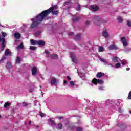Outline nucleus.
<instances>
[{
  "label": "nucleus",
  "mask_w": 131,
  "mask_h": 131,
  "mask_svg": "<svg viewBox=\"0 0 131 131\" xmlns=\"http://www.w3.org/2000/svg\"><path fill=\"white\" fill-rule=\"evenodd\" d=\"M57 9V7L56 5L52 6L49 9L43 11L34 18L32 19L31 21H32V23L31 25V28H35V27L37 26L38 24H40L43 20V19L46 18V16H48L50 13H52L53 15H57V14L59 13V11Z\"/></svg>",
  "instance_id": "obj_1"
},
{
  "label": "nucleus",
  "mask_w": 131,
  "mask_h": 131,
  "mask_svg": "<svg viewBox=\"0 0 131 131\" xmlns=\"http://www.w3.org/2000/svg\"><path fill=\"white\" fill-rule=\"evenodd\" d=\"M98 83L99 84H104V81L94 78L92 80V83H91V85H93V84H98Z\"/></svg>",
  "instance_id": "obj_2"
},
{
  "label": "nucleus",
  "mask_w": 131,
  "mask_h": 131,
  "mask_svg": "<svg viewBox=\"0 0 131 131\" xmlns=\"http://www.w3.org/2000/svg\"><path fill=\"white\" fill-rule=\"evenodd\" d=\"M70 55L72 62H73V63H74L75 64H77L78 63V60H77V59L76 58L75 54H74L73 52H71L70 53Z\"/></svg>",
  "instance_id": "obj_3"
},
{
  "label": "nucleus",
  "mask_w": 131,
  "mask_h": 131,
  "mask_svg": "<svg viewBox=\"0 0 131 131\" xmlns=\"http://www.w3.org/2000/svg\"><path fill=\"white\" fill-rule=\"evenodd\" d=\"M0 41H1L2 42V47L1 48V50L3 51L5 49V47H6V45H5V38L0 37Z\"/></svg>",
  "instance_id": "obj_4"
},
{
  "label": "nucleus",
  "mask_w": 131,
  "mask_h": 131,
  "mask_svg": "<svg viewBox=\"0 0 131 131\" xmlns=\"http://www.w3.org/2000/svg\"><path fill=\"white\" fill-rule=\"evenodd\" d=\"M102 35L104 37H105V38L109 37V32L107 29H105L102 32Z\"/></svg>",
  "instance_id": "obj_5"
},
{
  "label": "nucleus",
  "mask_w": 131,
  "mask_h": 131,
  "mask_svg": "<svg viewBox=\"0 0 131 131\" xmlns=\"http://www.w3.org/2000/svg\"><path fill=\"white\" fill-rule=\"evenodd\" d=\"M89 9L93 12H96V11H98L99 10V7L96 5H92Z\"/></svg>",
  "instance_id": "obj_6"
},
{
  "label": "nucleus",
  "mask_w": 131,
  "mask_h": 131,
  "mask_svg": "<svg viewBox=\"0 0 131 131\" xmlns=\"http://www.w3.org/2000/svg\"><path fill=\"white\" fill-rule=\"evenodd\" d=\"M121 41L123 43V45L124 47H126V46H127V41H126L125 38H124L123 37H121Z\"/></svg>",
  "instance_id": "obj_7"
},
{
  "label": "nucleus",
  "mask_w": 131,
  "mask_h": 131,
  "mask_svg": "<svg viewBox=\"0 0 131 131\" xmlns=\"http://www.w3.org/2000/svg\"><path fill=\"white\" fill-rule=\"evenodd\" d=\"M37 73V68L34 67L32 69V75H36Z\"/></svg>",
  "instance_id": "obj_8"
},
{
  "label": "nucleus",
  "mask_w": 131,
  "mask_h": 131,
  "mask_svg": "<svg viewBox=\"0 0 131 131\" xmlns=\"http://www.w3.org/2000/svg\"><path fill=\"white\" fill-rule=\"evenodd\" d=\"M99 60L103 63H104V65H110L109 62H108V60H107L106 59L99 58Z\"/></svg>",
  "instance_id": "obj_9"
},
{
  "label": "nucleus",
  "mask_w": 131,
  "mask_h": 131,
  "mask_svg": "<svg viewBox=\"0 0 131 131\" xmlns=\"http://www.w3.org/2000/svg\"><path fill=\"white\" fill-rule=\"evenodd\" d=\"M50 82H51V84L56 85L58 82V80L56 79V78H52L51 79V81Z\"/></svg>",
  "instance_id": "obj_10"
},
{
  "label": "nucleus",
  "mask_w": 131,
  "mask_h": 131,
  "mask_svg": "<svg viewBox=\"0 0 131 131\" xmlns=\"http://www.w3.org/2000/svg\"><path fill=\"white\" fill-rule=\"evenodd\" d=\"M118 48L117 46L114 44L111 45L109 46L110 50H117Z\"/></svg>",
  "instance_id": "obj_11"
},
{
  "label": "nucleus",
  "mask_w": 131,
  "mask_h": 131,
  "mask_svg": "<svg viewBox=\"0 0 131 131\" xmlns=\"http://www.w3.org/2000/svg\"><path fill=\"white\" fill-rule=\"evenodd\" d=\"M118 126L120 127L121 129H125V128H127V127L125 126V125H124L122 123H119L118 124Z\"/></svg>",
  "instance_id": "obj_12"
},
{
  "label": "nucleus",
  "mask_w": 131,
  "mask_h": 131,
  "mask_svg": "<svg viewBox=\"0 0 131 131\" xmlns=\"http://www.w3.org/2000/svg\"><path fill=\"white\" fill-rule=\"evenodd\" d=\"M104 75V73L99 72L97 74V77H98V78H101V77H103Z\"/></svg>",
  "instance_id": "obj_13"
},
{
  "label": "nucleus",
  "mask_w": 131,
  "mask_h": 131,
  "mask_svg": "<svg viewBox=\"0 0 131 131\" xmlns=\"http://www.w3.org/2000/svg\"><path fill=\"white\" fill-rule=\"evenodd\" d=\"M22 105H23V107H28V106L31 105V103L23 102H22Z\"/></svg>",
  "instance_id": "obj_14"
},
{
  "label": "nucleus",
  "mask_w": 131,
  "mask_h": 131,
  "mask_svg": "<svg viewBox=\"0 0 131 131\" xmlns=\"http://www.w3.org/2000/svg\"><path fill=\"white\" fill-rule=\"evenodd\" d=\"M20 37H21V35L20 34V33H15L14 34V37L15 38H17V39H19V38H20Z\"/></svg>",
  "instance_id": "obj_15"
},
{
  "label": "nucleus",
  "mask_w": 131,
  "mask_h": 131,
  "mask_svg": "<svg viewBox=\"0 0 131 131\" xmlns=\"http://www.w3.org/2000/svg\"><path fill=\"white\" fill-rule=\"evenodd\" d=\"M38 46H45V41L42 40H38L37 41V44Z\"/></svg>",
  "instance_id": "obj_16"
},
{
  "label": "nucleus",
  "mask_w": 131,
  "mask_h": 131,
  "mask_svg": "<svg viewBox=\"0 0 131 131\" xmlns=\"http://www.w3.org/2000/svg\"><path fill=\"white\" fill-rule=\"evenodd\" d=\"M113 63H117L118 62V58L115 57L112 59Z\"/></svg>",
  "instance_id": "obj_17"
},
{
  "label": "nucleus",
  "mask_w": 131,
  "mask_h": 131,
  "mask_svg": "<svg viewBox=\"0 0 131 131\" xmlns=\"http://www.w3.org/2000/svg\"><path fill=\"white\" fill-rule=\"evenodd\" d=\"M37 40H35L33 39L30 40L31 45H37Z\"/></svg>",
  "instance_id": "obj_18"
},
{
  "label": "nucleus",
  "mask_w": 131,
  "mask_h": 131,
  "mask_svg": "<svg viewBox=\"0 0 131 131\" xmlns=\"http://www.w3.org/2000/svg\"><path fill=\"white\" fill-rule=\"evenodd\" d=\"M5 55L6 56H10V55H11V52L10 51V50L7 49L5 51Z\"/></svg>",
  "instance_id": "obj_19"
},
{
  "label": "nucleus",
  "mask_w": 131,
  "mask_h": 131,
  "mask_svg": "<svg viewBox=\"0 0 131 131\" xmlns=\"http://www.w3.org/2000/svg\"><path fill=\"white\" fill-rule=\"evenodd\" d=\"M6 68L7 69H11V68H12V64L11 63H8L6 64Z\"/></svg>",
  "instance_id": "obj_20"
},
{
  "label": "nucleus",
  "mask_w": 131,
  "mask_h": 131,
  "mask_svg": "<svg viewBox=\"0 0 131 131\" xmlns=\"http://www.w3.org/2000/svg\"><path fill=\"white\" fill-rule=\"evenodd\" d=\"M75 81H70V85H71V86H72V88H74V86L75 85Z\"/></svg>",
  "instance_id": "obj_21"
},
{
  "label": "nucleus",
  "mask_w": 131,
  "mask_h": 131,
  "mask_svg": "<svg viewBox=\"0 0 131 131\" xmlns=\"http://www.w3.org/2000/svg\"><path fill=\"white\" fill-rule=\"evenodd\" d=\"M57 126H58V129H62V128L63 127V125L61 123H58L57 124Z\"/></svg>",
  "instance_id": "obj_22"
},
{
  "label": "nucleus",
  "mask_w": 131,
  "mask_h": 131,
  "mask_svg": "<svg viewBox=\"0 0 131 131\" xmlns=\"http://www.w3.org/2000/svg\"><path fill=\"white\" fill-rule=\"evenodd\" d=\"M36 49H37V47H36L35 46H30V50H31V51H35V50H36Z\"/></svg>",
  "instance_id": "obj_23"
},
{
  "label": "nucleus",
  "mask_w": 131,
  "mask_h": 131,
  "mask_svg": "<svg viewBox=\"0 0 131 131\" xmlns=\"http://www.w3.org/2000/svg\"><path fill=\"white\" fill-rule=\"evenodd\" d=\"M21 58L20 57H17L16 58V64H19V63H20V62H21Z\"/></svg>",
  "instance_id": "obj_24"
},
{
  "label": "nucleus",
  "mask_w": 131,
  "mask_h": 131,
  "mask_svg": "<svg viewBox=\"0 0 131 131\" xmlns=\"http://www.w3.org/2000/svg\"><path fill=\"white\" fill-rule=\"evenodd\" d=\"M117 20L118 21V22H120V23H121V22H122L123 21V19L122 18V17L119 16L117 18Z\"/></svg>",
  "instance_id": "obj_25"
},
{
  "label": "nucleus",
  "mask_w": 131,
  "mask_h": 131,
  "mask_svg": "<svg viewBox=\"0 0 131 131\" xmlns=\"http://www.w3.org/2000/svg\"><path fill=\"white\" fill-rule=\"evenodd\" d=\"M79 38H80V34H78L75 36V39H76V40H78Z\"/></svg>",
  "instance_id": "obj_26"
},
{
  "label": "nucleus",
  "mask_w": 131,
  "mask_h": 131,
  "mask_svg": "<svg viewBox=\"0 0 131 131\" xmlns=\"http://www.w3.org/2000/svg\"><path fill=\"white\" fill-rule=\"evenodd\" d=\"M20 49H23V43H22L17 47H16V50H20Z\"/></svg>",
  "instance_id": "obj_27"
},
{
  "label": "nucleus",
  "mask_w": 131,
  "mask_h": 131,
  "mask_svg": "<svg viewBox=\"0 0 131 131\" xmlns=\"http://www.w3.org/2000/svg\"><path fill=\"white\" fill-rule=\"evenodd\" d=\"M98 51H99V52H104V49L102 47L100 46L98 48Z\"/></svg>",
  "instance_id": "obj_28"
},
{
  "label": "nucleus",
  "mask_w": 131,
  "mask_h": 131,
  "mask_svg": "<svg viewBox=\"0 0 131 131\" xmlns=\"http://www.w3.org/2000/svg\"><path fill=\"white\" fill-rule=\"evenodd\" d=\"M48 121H49V122H51L52 125H55V121L50 119L48 120Z\"/></svg>",
  "instance_id": "obj_29"
},
{
  "label": "nucleus",
  "mask_w": 131,
  "mask_h": 131,
  "mask_svg": "<svg viewBox=\"0 0 131 131\" xmlns=\"http://www.w3.org/2000/svg\"><path fill=\"white\" fill-rule=\"evenodd\" d=\"M51 58L52 59H58V55L54 54L51 55Z\"/></svg>",
  "instance_id": "obj_30"
},
{
  "label": "nucleus",
  "mask_w": 131,
  "mask_h": 131,
  "mask_svg": "<svg viewBox=\"0 0 131 131\" xmlns=\"http://www.w3.org/2000/svg\"><path fill=\"white\" fill-rule=\"evenodd\" d=\"M10 104L6 102L5 104H4V107L5 108H8L9 107V106H10Z\"/></svg>",
  "instance_id": "obj_31"
},
{
  "label": "nucleus",
  "mask_w": 131,
  "mask_h": 131,
  "mask_svg": "<svg viewBox=\"0 0 131 131\" xmlns=\"http://www.w3.org/2000/svg\"><path fill=\"white\" fill-rule=\"evenodd\" d=\"M115 67L116 68H120V67H121V65L120 64V63H118L116 64Z\"/></svg>",
  "instance_id": "obj_32"
},
{
  "label": "nucleus",
  "mask_w": 131,
  "mask_h": 131,
  "mask_svg": "<svg viewBox=\"0 0 131 131\" xmlns=\"http://www.w3.org/2000/svg\"><path fill=\"white\" fill-rule=\"evenodd\" d=\"M39 115L41 116V117H45V114L42 113V112H40L39 113Z\"/></svg>",
  "instance_id": "obj_33"
},
{
  "label": "nucleus",
  "mask_w": 131,
  "mask_h": 131,
  "mask_svg": "<svg viewBox=\"0 0 131 131\" xmlns=\"http://www.w3.org/2000/svg\"><path fill=\"white\" fill-rule=\"evenodd\" d=\"M70 130H72V129H74V125H70L68 127Z\"/></svg>",
  "instance_id": "obj_34"
},
{
  "label": "nucleus",
  "mask_w": 131,
  "mask_h": 131,
  "mask_svg": "<svg viewBox=\"0 0 131 131\" xmlns=\"http://www.w3.org/2000/svg\"><path fill=\"white\" fill-rule=\"evenodd\" d=\"M127 24L129 27H131V21L130 20H128L127 21Z\"/></svg>",
  "instance_id": "obj_35"
},
{
  "label": "nucleus",
  "mask_w": 131,
  "mask_h": 131,
  "mask_svg": "<svg viewBox=\"0 0 131 131\" xmlns=\"http://www.w3.org/2000/svg\"><path fill=\"white\" fill-rule=\"evenodd\" d=\"M82 128L79 127L78 128H77L76 129V131H82Z\"/></svg>",
  "instance_id": "obj_36"
},
{
  "label": "nucleus",
  "mask_w": 131,
  "mask_h": 131,
  "mask_svg": "<svg viewBox=\"0 0 131 131\" xmlns=\"http://www.w3.org/2000/svg\"><path fill=\"white\" fill-rule=\"evenodd\" d=\"M79 19V17H77L76 18H73V21L74 22H75V21H78V20Z\"/></svg>",
  "instance_id": "obj_37"
},
{
  "label": "nucleus",
  "mask_w": 131,
  "mask_h": 131,
  "mask_svg": "<svg viewBox=\"0 0 131 131\" xmlns=\"http://www.w3.org/2000/svg\"><path fill=\"white\" fill-rule=\"evenodd\" d=\"M35 35L36 36H40V32H37L36 33Z\"/></svg>",
  "instance_id": "obj_38"
},
{
  "label": "nucleus",
  "mask_w": 131,
  "mask_h": 131,
  "mask_svg": "<svg viewBox=\"0 0 131 131\" xmlns=\"http://www.w3.org/2000/svg\"><path fill=\"white\" fill-rule=\"evenodd\" d=\"M2 36H3V37H6V36H7V33L5 32H3Z\"/></svg>",
  "instance_id": "obj_39"
},
{
  "label": "nucleus",
  "mask_w": 131,
  "mask_h": 131,
  "mask_svg": "<svg viewBox=\"0 0 131 131\" xmlns=\"http://www.w3.org/2000/svg\"><path fill=\"white\" fill-rule=\"evenodd\" d=\"M99 90L100 91H103V90H104V86H100V87H99Z\"/></svg>",
  "instance_id": "obj_40"
},
{
  "label": "nucleus",
  "mask_w": 131,
  "mask_h": 131,
  "mask_svg": "<svg viewBox=\"0 0 131 131\" xmlns=\"http://www.w3.org/2000/svg\"><path fill=\"white\" fill-rule=\"evenodd\" d=\"M128 99H131V91L128 94Z\"/></svg>",
  "instance_id": "obj_41"
},
{
  "label": "nucleus",
  "mask_w": 131,
  "mask_h": 131,
  "mask_svg": "<svg viewBox=\"0 0 131 131\" xmlns=\"http://www.w3.org/2000/svg\"><path fill=\"white\" fill-rule=\"evenodd\" d=\"M67 79H68V80L70 81V80H71V77H70V76H68L67 77Z\"/></svg>",
  "instance_id": "obj_42"
},
{
  "label": "nucleus",
  "mask_w": 131,
  "mask_h": 131,
  "mask_svg": "<svg viewBox=\"0 0 131 131\" xmlns=\"http://www.w3.org/2000/svg\"><path fill=\"white\" fill-rule=\"evenodd\" d=\"M45 53H46V55H50V52H49V51H48V50H46Z\"/></svg>",
  "instance_id": "obj_43"
},
{
  "label": "nucleus",
  "mask_w": 131,
  "mask_h": 131,
  "mask_svg": "<svg viewBox=\"0 0 131 131\" xmlns=\"http://www.w3.org/2000/svg\"><path fill=\"white\" fill-rule=\"evenodd\" d=\"M126 64V61H122V65H125Z\"/></svg>",
  "instance_id": "obj_44"
},
{
  "label": "nucleus",
  "mask_w": 131,
  "mask_h": 131,
  "mask_svg": "<svg viewBox=\"0 0 131 131\" xmlns=\"http://www.w3.org/2000/svg\"><path fill=\"white\" fill-rule=\"evenodd\" d=\"M5 60V57L1 59V60H0V63H2V61Z\"/></svg>",
  "instance_id": "obj_45"
},
{
  "label": "nucleus",
  "mask_w": 131,
  "mask_h": 131,
  "mask_svg": "<svg viewBox=\"0 0 131 131\" xmlns=\"http://www.w3.org/2000/svg\"><path fill=\"white\" fill-rule=\"evenodd\" d=\"M29 92H30V93L33 92V89L32 88L30 89L29 90Z\"/></svg>",
  "instance_id": "obj_46"
},
{
  "label": "nucleus",
  "mask_w": 131,
  "mask_h": 131,
  "mask_svg": "<svg viewBox=\"0 0 131 131\" xmlns=\"http://www.w3.org/2000/svg\"><path fill=\"white\" fill-rule=\"evenodd\" d=\"M91 23V21H86V24H87V25H89V24H90Z\"/></svg>",
  "instance_id": "obj_47"
},
{
  "label": "nucleus",
  "mask_w": 131,
  "mask_h": 131,
  "mask_svg": "<svg viewBox=\"0 0 131 131\" xmlns=\"http://www.w3.org/2000/svg\"><path fill=\"white\" fill-rule=\"evenodd\" d=\"M58 119H63V117H58Z\"/></svg>",
  "instance_id": "obj_48"
},
{
  "label": "nucleus",
  "mask_w": 131,
  "mask_h": 131,
  "mask_svg": "<svg viewBox=\"0 0 131 131\" xmlns=\"http://www.w3.org/2000/svg\"><path fill=\"white\" fill-rule=\"evenodd\" d=\"M66 83H67V81L66 80L63 81V84H66Z\"/></svg>",
  "instance_id": "obj_49"
},
{
  "label": "nucleus",
  "mask_w": 131,
  "mask_h": 131,
  "mask_svg": "<svg viewBox=\"0 0 131 131\" xmlns=\"http://www.w3.org/2000/svg\"><path fill=\"white\" fill-rule=\"evenodd\" d=\"M67 5H69V2H66L65 3V6H67Z\"/></svg>",
  "instance_id": "obj_50"
},
{
  "label": "nucleus",
  "mask_w": 131,
  "mask_h": 131,
  "mask_svg": "<svg viewBox=\"0 0 131 131\" xmlns=\"http://www.w3.org/2000/svg\"><path fill=\"white\" fill-rule=\"evenodd\" d=\"M130 68H127L126 69V70H127V71H129L130 70Z\"/></svg>",
  "instance_id": "obj_51"
},
{
  "label": "nucleus",
  "mask_w": 131,
  "mask_h": 131,
  "mask_svg": "<svg viewBox=\"0 0 131 131\" xmlns=\"http://www.w3.org/2000/svg\"><path fill=\"white\" fill-rule=\"evenodd\" d=\"M74 33H70V35H73Z\"/></svg>",
  "instance_id": "obj_52"
},
{
  "label": "nucleus",
  "mask_w": 131,
  "mask_h": 131,
  "mask_svg": "<svg viewBox=\"0 0 131 131\" xmlns=\"http://www.w3.org/2000/svg\"><path fill=\"white\" fill-rule=\"evenodd\" d=\"M29 124H31V121H30L29 122Z\"/></svg>",
  "instance_id": "obj_53"
},
{
  "label": "nucleus",
  "mask_w": 131,
  "mask_h": 131,
  "mask_svg": "<svg viewBox=\"0 0 131 131\" xmlns=\"http://www.w3.org/2000/svg\"><path fill=\"white\" fill-rule=\"evenodd\" d=\"M37 128H38V127H39V126L38 125L36 126Z\"/></svg>",
  "instance_id": "obj_54"
},
{
  "label": "nucleus",
  "mask_w": 131,
  "mask_h": 131,
  "mask_svg": "<svg viewBox=\"0 0 131 131\" xmlns=\"http://www.w3.org/2000/svg\"><path fill=\"white\" fill-rule=\"evenodd\" d=\"M119 112L121 113V112H122V111H120V110H119Z\"/></svg>",
  "instance_id": "obj_55"
},
{
  "label": "nucleus",
  "mask_w": 131,
  "mask_h": 131,
  "mask_svg": "<svg viewBox=\"0 0 131 131\" xmlns=\"http://www.w3.org/2000/svg\"><path fill=\"white\" fill-rule=\"evenodd\" d=\"M78 10H79V6H78Z\"/></svg>",
  "instance_id": "obj_56"
},
{
  "label": "nucleus",
  "mask_w": 131,
  "mask_h": 131,
  "mask_svg": "<svg viewBox=\"0 0 131 131\" xmlns=\"http://www.w3.org/2000/svg\"><path fill=\"white\" fill-rule=\"evenodd\" d=\"M130 114H131V111H130Z\"/></svg>",
  "instance_id": "obj_57"
},
{
  "label": "nucleus",
  "mask_w": 131,
  "mask_h": 131,
  "mask_svg": "<svg viewBox=\"0 0 131 131\" xmlns=\"http://www.w3.org/2000/svg\"><path fill=\"white\" fill-rule=\"evenodd\" d=\"M2 117V116L0 115V118Z\"/></svg>",
  "instance_id": "obj_58"
}]
</instances>
